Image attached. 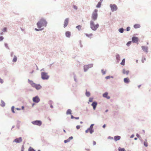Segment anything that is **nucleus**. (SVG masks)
I'll use <instances>...</instances> for the list:
<instances>
[{
	"label": "nucleus",
	"instance_id": "1",
	"mask_svg": "<svg viewBox=\"0 0 151 151\" xmlns=\"http://www.w3.org/2000/svg\"><path fill=\"white\" fill-rule=\"evenodd\" d=\"M47 24L46 20L43 18H42L37 23V28H44L43 27H46Z\"/></svg>",
	"mask_w": 151,
	"mask_h": 151
},
{
	"label": "nucleus",
	"instance_id": "2",
	"mask_svg": "<svg viewBox=\"0 0 151 151\" xmlns=\"http://www.w3.org/2000/svg\"><path fill=\"white\" fill-rule=\"evenodd\" d=\"M28 83L31 86L35 88L37 90H39L42 88V86L40 84H37L34 83L32 80L28 79Z\"/></svg>",
	"mask_w": 151,
	"mask_h": 151
},
{
	"label": "nucleus",
	"instance_id": "3",
	"mask_svg": "<svg viewBox=\"0 0 151 151\" xmlns=\"http://www.w3.org/2000/svg\"><path fill=\"white\" fill-rule=\"evenodd\" d=\"M90 24L91 29L93 31H96L99 27L98 23L95 24L93 20L90 21Z\"/></svg>",
	"mask_w": 151,
	"mask_h": 151
},
{
	"label": "nucleus",
	"instance_id": "4",
	"mask_svg": "<svg viewBox=\"0 0 151 151\" xmlns=\"http://www.w3.org/2000/svg\"><path fill=\"white\" fill-rule=\"evenodd\" d=\"M97 12V9H95L92 13L91 18L92 20L93 21H95L97 19L98 17Z\"/></svg>",
	"mask_w": 151,
	"mask_h": 151
},
{
	"label": "nucleus",
	"instance_id": "5",
	"mask_svg": "<svg viewBox=\"0 0 151 151\" xmlns=\"http://www.w3.org/2000/svg\"><path fill=\"white\" fill-rule=\"evenodd\" d=\"M50 76L47 74V73L45 72H41V78L43 80H47Z\"/></svg>",
	"mask_w": 151,
	"mask_h": 151
},
{
	"label": "nucleus",
	"instance_id": "6",
	"mask_svg": "<svg viewBox=\"0 0 151 151\" xmlns=\"http://www.w3.org/2000/svg\"><path fill=\"white\" fill-rule=\"evenodd\" d=\"M31 123L35 125H37L40 126L42 124V122L40 120H35L32 121L31 122Z\"/></svg>",
	"mask_w": 151,
	"mask_h": 151
},
{
	"label": "nucleus",
	"instance_id": "7",
	"mask_svg": "<svg viewBox=\"0 0 151 151\" xmlns=\"http://www.w3.org/2000/svg\"><path fill=\"white\" fill-rule=\"evenodd\" d=\"M93 64H90L88 65H85L83 66V70L84 72H86L90 68L93 67Z\"/></svg>",
	"mask_w": 151,
	"mask_h": 151
},
{
	"label": "nucleus",
	"instance_id": "8",
	"mask_svg": "<svg viewBox=\"0 0 151 151\" xmlns=\"http://www.w3.org/2000/svg\"><path fill=\"white\" fill-rule=\"evenodd\" d=\"M109 6L111 8L112 12L116 11L118 9V7L115 4H111Z\"/></svg>",
	"mask_w": 151,
	"mask_h": 151
},
{
	"label": "nucleus",
	"instance_id": "9",
	"mask_svg": "<svg viewBox=\"0 0 151 151\" xmlns=\"http://www.w3.org/2000/svg\"><path fill=\"white\" fill-rule=\"evenodd\" d=\"M132 42L133 43L138 44L139 43V39L138 37L133 36L132 38Z\"/></svg>",
	"mask_w": 151,
	"mask_h": 151
},
{
	"label": "nucleus",
	"instance_id": "10",
	"mask_svg": "<svg viewBox=\"0 0 151 151\" xmlns=\"http://www.w3.org/2000/svg\"><path fill=\"white\" fill-rule=\"evenodd\" d=\"M33 102L36 103H38L40 101V99L38 96H36L32 98Z\"/></svg>",
	"mask_w": 151,
	"mask_h": 151
},
{
	"label": "nucleus",
	"instance_id": "11",
	"mask_svg": "<svg viewBox=\"0 0 151 151\" xmlns=\"http://www.w3.org/2000/svg\"><path fill=\"white\" fill-rule=\"evenodd\" d=\"M94 125V124H91L89 127L88 128L90 130V134H92L94 132V130L93 129V127Z\"/></svg>",
	"mask_w": 151,
	"mask_h": 151
},
{
	"label": "nucleus",
	"instance_id": "12",
	"mask_svg": "<svg viewBox=\"0 0 151 151\" xmlns=\"http://www.w3.org/2000/svg\"><path fill=\"white\" fill-rule=\"evenodd\" d=\"M22 141V137H20L18 138L15 139L13 141V142H15L17 143H20Z\"/></svg>",
	"mask_w": 151,
	"mask_h": 151
},
{
	"label": "nucleus",
	"instance_id": "13",
	"mask_svg": "<svg viewBox=\"0 0 151 151\" xmlns=\"http://www.w3.org/2000/svg\"><path fill=\"white\" fill-rule=\"evenodd\" d=\"M97 104L98 103L96 101H93L91 104V106L93 107V110H96Z\"/></svg>",
	"mask_w": 151,
	"mask_h": 151
},
{
	"label": "nucleus",
	"instance_id": "14",
	"mask_svg": "<svg viewBox=\"0 0 151 151\" xmlns=\"http://www.w3.org/2000/svg\"><path fill=\"white\" fill-rule=\"evenodd\" d=\"M69 20V18H66L65 19L64 21V24H63V27L65 28L68 25Z\"/></svg>",
	"mask_w": 151,
	"mask_h": 151
},
{
	"label": "nucleus",
	"instance_id": "15",
	"mask_svg": "<svg viewBox=\"0 0 151 151\" xmlns=\"http://www.w3.org/2000/svg\"><path fill=\"white\" fill-rule=\"evenodd\" d=\"M142 50L145 52L146 53L148 52V47L147 46H142L141 47Z\"/></svg>",
	"mask_w": 151,
	"mask_h": 151
},
{
	"label": "nucleus",
	"instance_id": "16",
	"mask_svg": "<svg viewBox=\"0 0 151 151\" xmlns=\"http://www.w3.org/2000/svg\"><path fill=\"white\" fill-rule=\"evenodd\" d=\"M108 93L107 92H106L103 94L102 96L103 97L106 98L107 99H109L110 97L108 96Z\"/></svg>",
	"mask_w": 151,
	"mask_h": 151
},
{
	"label": "nucleus",
	"instance_id": "17",
	"mask_svg": "<svg viewBox=\"0 0 151 151\" xmlns=\"http://www.w3.org/2000/svg\"><path fill=\"white\" fill-rule=\"evenodd\" d=\"M116 62L117 63H119L120 60V57L119 55L116 53L115 56Z\"/></svg>",
	"mask_w": 151,
	"mask_h": 151
},
{
	"label": "nucleus",
	"instance_id": "18",
	"mask_svg": "<svg viewBox=\"0 0 151 151\" xmlns=\"http://www.w3.org/2000/svg\"><path fill=\"white\" fill-rule=\"evenodd\" d=\"M124 81L126 84H128L130 82V80L128 77H126L124 78Z\"/></svg>",
	"mask_w": 151,
	"mask_h": 151
},
{
	"label": "nucleus",
	"instance_id": "19",
	"mask_svg": "<svg viewBox=\"0 0 151 151\" xmlns=\"http://www.w3.org/2000/svg\"><path fill=\"white\" fill-rule=\"evenodd\" d=\"M121 138V137L120 136L116 135L114 137V140L115 142L119 140Z\"/></svg>",
	"mask_w": 151,
	"mask_h": 151
},
{
	"label": "nucleus",
	"instance_id": "20",
	"mask_svg": "<svg viewBox=\"0 0 151 151\" xmlns=\"http://www.w3.org/2000/svg\"><path fill=\"white\" fill-rule=\"evenodd\" d=\"M71 32L69 31H67L65 32V35L66 37L68 38H69L71 36Z\"/></svg>",
	"mask_w": 151,
	"mask_h": 151
},
{
	"label": "nucleus",
	"instance_id": "21",
	"mask_svg": "<svg viewBox=\"0 0 151 151\" xmlns=\"http://www.w3.org/2000/svg\"><path fill=\"white\" fill-rule=\"evenodd\" d=\"M129 70L126 71L124 68L122 70V73L124 74H126L128 75L129 74Z\"/></svg>",
	"mask_w": 151,
	"mask_h": 151
},
{
	"label": "nucleus",
	"instance_id": "22",
	"mask_svg": "<svg viewBox=\"0 0 151 151\" xmlns=\"http://www.w3.org/2000/svg\"><path fill=\"white\" fill-rule=\"evenodd\" d=\"M141 27L140 24H136L134 25L133 27L135 29L139 28Z\"/></svg>",
	"mask_w": 151,
	"mask_h": 151
},
{
	"label": "nucleus",
	"instance_id": "23",
	"mask_svg": "<svg viewBox=\"0 0 151 151\" xmlns=\"http://www.w3.org/2000/svg\"><path fill=\"white\" fill-rule=\"evenodd\" d=\"M67 115H71L72 114V110L70 109H68L66 112Z\"/></svg>",
	"mask_w": 151,
	"mask_h": 151
},
{
	"label": "nucleus",
	"instance_id": "24",
	"mask_svg": "<svg viewBox=\"0 0 151 151\" xmlns=\"http://www.w3.org/2000/svg\"><path fill=\"white\" fill-rule=\"evenodd\" d=\"M85 95L87 97H89L91 95V93L89 91H87V89H86Z\"/></svg>",
	"mask_w": 151,
	"mask_h": 151
},
{
	"label": "nucleus",
	"instance_id": "25",
	"mask_svg": "<svg viewBox=\"0 0 151 151\" xmlns=\"http://www.w3.org/2000/svg\"><path fill=\"white\" fill-rule=\"evenodd\" d=\"M102 1H100L98 2L97 5L96 6V7L97 8H100L101 5V3Z\"/></svg>",
	"mask_w": 151,
	"mask_h": 151
},
{
	"label": "nucleus",
	"instance_id": "26",
	"mask_svg": "<svg viewBox=\"0 0 151 151\" xmlns=\"http://www.w3.org/2000/svg\"><path fill=\"white\" fill-rule=\"evenodd\" d=\"M53 103V102L52 100H50L48 102V104L50 105V108L52 109H53V106L52 105V103Z\"/></svg>",
	"mask_w": 151,
	"mask_h": 151
},
{
	"label": "nucleus",
	"instance_id": "27",
	"mask_svg": "<svg viewBox=\"0 0 151 151\" xmlns=\"http://www.w3.org/2000/svg\"><path fill=\"white\" fill-rule=\"evenodd\" d=\"M125 58H123L122 60V62L120 63V64L121 65L123 66H124L125 65Z\"/></svg>",
	"mask_w": 151,
	"mask_h": 151
},
{
	"label": "nucleus",
	"instance_id": "28",
	"mask_svg": "<svg viewBox=\"0 0 151 151\" xmlns=\"http://www.w3.org/2000/svg\"><path fill=\"white\" fill-rule=\"evenodd\" d=\"M1 104H0V105L2 107H4L5 105V103L2 100L1 101Z\"/></svg>",
	"mask_w": 151,
	"mask_h": 151
},
{
	"label": "nucleus",
	"instance_id": "29",
	"mask_svg": "<svg viewBox=\"0 0 151 151\" xmlns=\"http://www.w3.org/2000/svg\"><path fill=\"white\" fill-rule=\"evenodd\" d=\"M17 57L16 55H14L13 59L12 60V62L14 63H15L17 62Z\"/></svg>",
	"mask_w": 151,
	"mask_h": 151
},
{
	"label": "nucleus",
	"instance_id": "30",
	"mask_svg": "<svg viewBox=\"0 0 151 151\" xmlns=\"http://www.w3.org/2000/svg\"><path fill=\"white\" fill-rule=\"evenodd\" d=\"M120 33H123L124 32L125 29H124L123 27L120 28L118 29Z\"/></svg>",
	"mask_w": 151,
	"mask_h": 151
},
{
	"label": "nucleus",
	"instance_id": "31",
	"mask_svg": "<svg viewBox=\"0 0 151 151\" xmlns=\"http://www.w3.org/2000/svg\"><path fill=\"white\" fill-rule=\"evenodd\" d=\"M118 150L119 151H126L124 148H121L120 147L118 148Z\"/></svg>",
	"mask_w": 151,
	"mask_h": 151
},
{
	"label": "nucleus",
	"instance_id": "32",
	"mask_svg": "<svg viewBox=\"0 0 151 151\" xmlns=\"http://www.w3.org/2000/svg\"><path fill=\"white\" fill-rule=\"evenodd\" d=\"M81 27L82 26L80 25H78L76 27V28L79 31H80L81 29Z\"/></svg>",
	"mask_w": 151,
	"mask_h": 151
},
{
	"label": "nucleus",
	"instance_id": "33",
	"mask_svg": "<svg viewBox=\"0 0 151 151\" xmlns=\"http://www.w3.org/2000/svg\"><path fill=\"white\" fill-rule=\"evenodd\" d=\"M144 145L145 147H147L148 145L147 140L146 139L144 142Z\"/></svg>",
	"mask_w": 151,
	"mask_h": 151
},
{
	"label": "nucleus",
	"instance_id": "34",
	"mask_svg": "<svg viewBox=\"0 0 151 151\" xmlns=\"http://www.w3.org/2000/svg\"><path fill=\"white\" fill-rule=\"evenodd\" d=\"M28 151H36L35 149L32 147H29L28 150Z\"/></svg>",
	"mask_w": 151,
	"mask_h": 151
},
{
	"label": "nucleus",
	"instance_id": "35",
	"mask_svg": "<svg viewBox=\"0 0 151 151\" xmlns=\"http://www.w3.org/2000/svg\"><path fill=\"white\" fill-rule=\"evenodd\" d=\"M73 78H74V80L76 82H77L78 81L77 80V79L76 78V75L75 74V73L74 72L73 73Z\"/></svg>",
	"mask_w": 151,
	"mask_h": 151
},
{
	"label": "nucleus",
	"instance_id": "36",
	"mask_svg": "<svg viewBox=\"0 0 151 151\" xmlns=\"http://www.w3.org/2000/svg\"><path fill=\"white\" fill-rule=\"evenodd\" d=\"M85 35L86 37H90L92 36L93 35V34L92 33H90L89 34H88L87 33H86Z\"/></svg>",
	"mask_w": 151,
	"mask_h": 151
},
{
	"label": "nucleus",
	"instance_id": "37",
	"mask_svg": "<svg viewBox=\"0 0 151 151\" xmlns=\"http://www.w3.org/2000/svg\"><path fill=\"white\" fill-rule=\"evenodd\" d=\"M44 29V28H38V29H37V28H35V31H42V30H43Z\"/></svg>",
	"mask_w": 151,
	"mask_h": 151
},
{
	"label": "nucleus",
	"instance_id": "38",
	"mask_svg": "<svg viewBox=\"0 0 151 151\" xmlns=\"http://www.w3.org/2000/svg\"><path fill=\"white\" fill-rule=\"evenodd\" d=\"M93 98L92 97H90L89 99V102H88V103L89 104V102H93Z\"/></svg>",
	"mask_w": 151,
	"mask_h": 151
},
{
	"label": "nucleus",
	"instance_id": "39",
	"mask_svg": "<svg viewBox=\"0 0 151 151\" xmlns=\"http://www.w3.org/2000/svg\"><path fill=\"white\" fill-rule=\"evenodd\" d=\"M15 108V107L14 106H12V107H11V111H12V112L13 113H15V111H14V109Z\"/></svg>",
	"mask_w": 151,
	"mask_h": 151
},
{
	"label": "nucleus",
	"instance_id": "40",
	"mask_svg": "<svg viewBox=\"0 0 151 151\" xmlns=\"http://www.w3.org/2000/svg\"><path fill=\"white\" fill-rule=\"evenodd\" d=\"M132 42V41H128V42H127L126 44L127 45V46H129L131 45V44Z\"/></svg>",
	"mask_w": 151,
	"mask_h": 151
},
{
	"label": "nucleus",
	"instance_id": "41",
	"mask_svg": "<svg viewBox=\"0 0 151 151\" xmlns=\"http://www.w3.org/2000/svg\"><path fill=\"white\" fill-rule=\"evenodd\" d=\"M101 72L102 74L103 75H104L106 74V70L105 71L104 70V69H102L101 70Z\"/></svg>",
	"mask_w": 151,
	"mask_h": 151
},
{
	"label": "nucleus",
	"instance_id": "42",
	"mask_svg": "<svg viewBox=\"0 0 151 151\" xmlns=\"http://www.w3.org/2000/svg\"><path fill=\"white\" fill-rule=\"evenodd\" d=\"M2 31L3 32H5L7 31V28L6 27H4L2 29Z\"/></svg>",
	"mask_w": 151,
	"mask_h": 151
},
{
	"label": "nucleus",
	"instance_id": "43",
	"mask_svg": "<svg viewBox=\"0 0 151 151\" xmlns=\"http://www.w3.org/2000/svg\"><path fill=\"white\" fill-rule=\"evenodd\" d=\"M130 27L129 26L127 27L126 29H125V30H126L127 31H130Z\"/></svg>",
	"mask_w": 151,
	"mask_h": 151
},
{
	"label": "nucleus",
	"instance_id": "44",
	"mask_svg": "<svg viewBox=\"0 0 151 151\" xmlns=\"http://www.w3.org/2000/svg\"><path fill=\"white\" fill-rule=\"evenodd\" d=\"M4 46L7 49H9V47H8V44L6 43H4Z\"/></svg>",
	"mask_w": 151,
	"mask_h": 151
},
{
	"label": "nucleus",
	"instance_id": "45",
	"mask_svg": "<svg viewBox=\"0 0 151 151\" xmlns=\"http://www.w3.org/2000/svg\"><path fill=\"white\" fill-rule=\"evenodd\" d=\"M4 37L3 36H0V42L2 41L4 39Z\"/></svg>",
	"mask_w": 151,
	"mask_h": 151
},
{
	"label": "nucleus",
	"instance_id": "46",
	"mask_svg": "<svg viewBox=\"0 0 151 151\" xmlns=\"http://www.w3.org/2000/svg\"><path fill=\"white\" fill-rule=\"evenodd\" d=\"M73 8L76 10H77L78 9V7L77 6L75 5H73Z\"/></svg>",
	"mask_w": 151,
	"mask_h": 151
},
{
	"label": "nucleus",
	"instance_id": "47",
	"mask_svg": "<svg viewBox=\"0 0 151 151\" xmlns=\"http://www.w3.org/2000/svg\"><path fill=\"white\" fill-rule=\"evenodd\" d=\"M73 139V136H70V137L68 139L69 141H70L72 139Z\"/></svg>",
	"mask_w": 151,
	"mask_h": 151
},
{
	"label": "nucleus",
	"instance_id": "48",
	"mask_svg": "<svg viewBox=\"0 0 151 151\" xmlns=\"http://www.w3.org/2000/svg\"><path fill=\"white\" fill-rule=\"evenodd\" d=\"M73 139V136H70V137L68 139L69 141H70L72 139Z\"/></svg>",
	"mask_w": 151,
	"mask_h": 151
},
{
	"label": "nucleus",
	"instance_id": "49",
	"mask_svg": "<svg viewBox=\"0 0 151 151\" xmlns=\"http://www.w3.org/2000/svg\"><path fill=\"white\" fill-rule=\"evenodd\" d=\"M69 141L68 140V139H65V140H64V142L65 143H66L67 142H69Z\"/></svg>",
	"mask_w": 151,
	"mask_h": 151
},
{
	"label": "nucleus",
	"instance_id": "50",
	"mask_svg": "<svg viewBox=\"0 0 151 151\" xmlns=\"http://www.w3.org/2000/svg\"><path fill=\"white\" fill-rule=\"evenodd\" d=\"M76 128L77 129H79L81 127V126L79 125H78L76 126Z\"/></svg>",
	"mask_w": 151,
	"mask_h": 151
},
{
	"label": "nucleus",
	"instance_id": "51",
	"mask_svg": "<svg viewBox=\"0 0 151 151\" xmlns=\"http://www.w3.org/2000/svg\"><path fill=\"white\" fill-rule=\"evenodd\" d=\"M136 135L137 137L139 138L141 137L140 135L138 133H137L136 134Z\"/></svg>",
	"mask_w": 151,
	"mask_h": 151
},
{
	"label": "nucleus",
	"instance_id": "52",
	"mask_svg": "<svg viewBox=\"0 0 151 151\" xmlns=\"http://www.w3.org/2000/svg\"><path fill=\"white\" fill-rule=\"evenodd\" d=\"M146 60V58H142V63H144V61L145 60Z\"/></svg>",
	"mask_w": 151,
	"mask_h": 151
},
{
	"label": "nucleus",
	"instance_id": "53",
	"mask_svg": "<svg viewBox=\"0 0 151 151\" xmlns=\"http://www.w3.org/2000/svg\"><path fill=\"white\" fill-rule=\"evenodd\" d=\"M89 132H90V130L89 129H88V128L85 131V132L86 133H88Z\"/></svg>",
	"mask_w": 151,
	"mask_h": 151
},
{
	"label": "nucleus",
	"instance_id": "54",
	"mask_svg": "<svg viewBox=\"0 0 151 151\" xmlns=\"http://www.w3.org/2000/svg\"><path fill=\"white\" fill-rule=\"evenodd\" d=\"M108 139H113V138L112 137L109 136L108 137Z\"/></svg>",
	"mask_w": 151,
	"mask_h": 151
},
{
	"label": "nucleus",
	"instance_id": "55",
	"mask_svg": "<svg viewBox=\"0 0 151 151\" xmlns=\"http://www.w3.org/2000/svg\"><path fill=\"white\" fill-rule=\"evenodd\" d=\"M105 78L106 79H110V76H106L105 77Z\"/></svg>",
	"mask_w": 151,
	"mask_h": 151
},
{
	"label": "nucleus",
	"instance_id": "56",
	"mask_svg": "<svg viewBox=\"0 0 151 151\" xmlns=\"http://www.w3.org/2000/svg\"><path fill=\"white\" fill-rule=\"evenodd\" d=\"M96 142L94 141H93V146L96 145Z\"/></svg>",
	"mask_w": 151,
	"mask_h": 151
},
{
	"label": "nucleus",
	"instance_id": "57",
	"mask_svg": "<svg viewBox=\"0 0 151 151\" xmlns=\"http://www.w3.org/2000/svg\"><path fill=\"white\" fill-rule=\"evenodd\" d=\"M71 115V117H70V118L71 119H74L75 118V117L72 115V114Z\"/></svg>",
	"mask_w": 151,
	"mask_h": 151
},
{
	"label": "nucleus",
	"instance_id": "58",
	"mask_svg": "<svg viewBox=\"0 0 151 151\" xmlns=\"http://www.w3.org/2000/svg\"><path fill=\"white\" fill-rule=\"evenodd\" d=\"M24 145H22V147H21V150H24Z\"/></svg>",
	"mask_w": 151,
	"mask_h": 151
},
{
	"label": "nucleus",
	"instance_id": "59",
	"mask_svg": "<svg viewBox=\"0 0 151 151\" xmlns=\"http://www.w3.org/2000/svg\"><path fill=\"white\" fill-rule=\"evenodd\" d=\"M134 134H132L131 135V136H130V138H133L134 137Z\"/></svg>",
	"mask_w": 151,
	"mask_h": 151
},
{
	"label": "nucleus",
	"instance_id": "60",
	"mask_svg": "<svg viewBox=\"0 0 151 151\" xmlns=\"http://www.w3.org/2000/svg\"><path fill=\"white\" fill-rule=\"evenodd\" d=\"M14 54V52H11L10 55L11 57H12L13 56Z\"/></svg>",
	"mask_w": 151,
	"mask_h": 151
},
{
	"label": "nucleus",
	"instance_id": "61",
	"mask_svg": "<svg viewBox=\"0 0 151 151\" xmlns=\"http://www.w3.org/2000/svg\"><path fill=\"white\" fill-rule=\"evenodd\" d=\"M74 119H76L78 120L79 119V117H75Z\"/></svg>",
	"mask_w": 151,
	"mask_h": 151
},
{
	"label": "nucleus",
	"instance_id": "62",
	"mask_svg": "<svg viewBox=\"0 0 151 151\" xmlns=\"http://www.w3.org/2000/svg\"><path fill=\"white\" fill-rule=\"evenodd\" d=\"M106 126V124H104L102 126V127L104 128H105Z\"/></svg>",
	"mask_w": 151,
	"mask_h": 151
},
{
	"label": "nucleus",
	"instance_id": "63",
	"mask_svg": "<svg viewBox=\"0 0 151 151\" xmlns=\"http://www.w3.org/2000/svg\"><path fill=\"white\" fill-rule=\"evenodd\" d=\"M16 109L17 110L19 111L21 110V109L19 108H17L15 109Z\"/></svg>",
	"mask_w": 151,
	"mask_h": 151
},
{
	"label": "nucleus",
	"instance_id": "64",
	"mask_svg": "<svg viewBox=\"0 0 151 151\" xmlns=\"http://www.w3.org/2000/svg\"><path fill=\"white\" fill-rule=\"evenodd\" d=\"M139 139L140 140V141H141V142H142L143 141V139H142V138H141V137H140L139 138Z\"/></svg>",
	"mask_w": 151,
	"mask_h": 151
}]
</instances>
